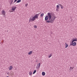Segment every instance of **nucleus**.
<instances>
[{"mask_svg": "<svg viewBox=\"0 0 77 77\" xmlns=\"http://www.w3.org/2000/svg\"><path fill=\"white\" fill-rule=\"evenodd\" d=\"M56 18V16L55 15L52 16L51 13H48V16H46L45 18V20L46 21V23H53L55 19Z\"/></svg>", "mask_w": 77, "mask_h": 77, "instance_id": "1", "label": "nucleus"}, {"mask_svg": "<svg viewBox=\"0 0 77 77\" xmlns=\"http://www.w3.org/2000/svg\"><path fill=\"white\" fill-rule=\"evenodd\" d=\"M39 14H36L34 16H31L29 20V22H30V21H34L35 20H36V19H38V17H39Z\"/></svg>", "mask_w": 77, "mask_h": 77, "instance_id": "2", "label": "nucleus"}, {"mask_svg": "<svg viewBox=\"0 0 77 77\" xmlns=\"http://www.w3.org/2000/svg\"><path fill=\"white\" fill-rule=\"evenodd\" d=\"M17 9V7L13 6L11 7V10L13 11H14Z\"/></svg>", "mask_w": 77, "mask_h": 77, "instance_id": "3", "label": "nucleus"}, {"mask_svg": "<svg viewBox=\"0 0 77 77\" xmlns=\"http://www.w3.org/2000/svg\"><path fill=\"white\" fill-rule=\"evenodd\" d=\"M2 14L3 15H4L5 17V15H6V12L4 10H2L1 12Z\"/></svg>", "mask_w": 77, "mask_h": 77, "instance_id": "4", "label": "nucleus"}, {"mask_svg": "<svg viewBox=\"0 0 77 77\" xmlns=\"http://www.w3.org/2000/svg\"><path fill=\"white\" fill-rule=\"evenodd\" d=\"M17 0H14V3H15V2H17L16 3H20V2H21V0H18L17 1Z\"/></svg>", "mask_w": 77, "mask_h": 77, "instance_id": "5", "label": "nucleus"}, {"mask_svg": "<svg viewBox=\"0 0 77 77\" xmlns=\"http://www.w3.org/2000/svg\"><path fill=\"white\" fill-rule=\"evenodd\" d=\"M40 65H41L40 63H38L36 67V68H37V69H38V68H40V66H41Z\"/></svg>", "mask_w": 77, "mask_h": 77, "instance_id": "6", "label": "nucleus"}, {"mask_svg": "<svg viewBox=\"0 0 77 77\" xmlns=\"http://www.w3.org/2000/svg\"><path fill=\"white\" fill-rule=\"evenodd\" d=\"M75 41H77V38H74L72 42V43H73L74 42H75Z\"/></svg>", "mask_w": 77, "mask_h": 77, "instance_id": "7", "label": "nucleus"}, {"mask_svg": "<svg viewBox=\"0 0 77 77\" xmlns=\"http://www.w3.org/2000/svg\"><path fill=\"white\" fill-rule=\"evenodd\" d=\"M72 44H71L70 45H72V46H75V45H76V44H77L76 43V42H73V43H72Z\"/></svg>", "mask_w": 77, "mask_h": 77, "instance_id": "8", "label": "nucleus"}, {"mask_svg": "<svg viewBox=\"0 0 77 77\" xmlns=\"http://www.w3.org/2000/svg\"><path fill=\"white\" fill-rule=\"evenodd\" d=\"M56 7L57 8L56 9V11H58V10L59 9V8H60V7L59 6V5H57Z\"/></svg>", "mask_w": 77, "mask_h": 77, "instance_id": "9", "label": "nucleus"}, {"mask_svg": "<svg viewBox=\"0 0 77 77\" xmlns=\"http://www.w3.org/2000/svg\"><path fill=\"white\" fill-rule=\"evenodd\" d=\"M12 68H13V67H12V66H11L8 68V69L10 70H12Z\"/></svg>", "mask_w": 77, "mask_h": 77, "instance_id": "10", "label": "nucleus"}, {"mask_svg": "<svg viewBox=\"0 0 77 77\" xmlns=\"http://www.w3.org/2000/svg\"><path fill=\"white\" fill-rule=\"evenodd\" d=\"M32 73L33 72H32L30 71L29 72V75L30 76H32Z\"/></svg>", "mask_w": 77, "mask_h": 77, "instance_id": "11", "label": "nucleus"}, {"mask_svg": "<svg viewBox=\"0 0 77 77\" xmlns=\"http://www.w3.org/2000/svg\"><path fill=\"white\" fill-rule=\"evenodd\" d=\"M32 53H33V52L32 51H30L28 53V55H31V54H32Z\"/></svg>", "mask_w": 77, "mask_h": 77, "instance_id": "12", "label": "nucleus"}, {"mask_svg": "<svg viewBox=\"0 0 77 77\" xmlns=\"http://www.w3.org/2000/svg\"><path fill=\"white\" fill-rule=\"evenodd\" d=\"M13 0H11V1H10V5H12V3H13Z\"/></svg>", "mask_w": 77, "mask_h": 77, "instance_id": "13", "label": "nucleus"}, {"mask_svg": "<svg viewBox=\"0 0 77 77\" xmlns=\"http://www.w3.org/2000/svg\"><path fill=\"white\" fill-rule=\"evenodd\" d=\"M59 5H60V6L61 9H63V5H62L60 4H59Z\"/></svg>", "mask_w": 77, "mask_h": 77, "instance_id": "14", "label": "nucleus"}, {"mask_svg": "<svg viewBox=\"0 0 77 77\" xmlns=\"http://www.w3.org/2000/svg\"><path fill=\"white\" fill-rule=\"evenodd\" d=\"M65 44V48H67V47H68V45L66 43Z\"/></svg>", "mask_w": 77, "mask_h": 77, "instance_id": "15", "label": "nucleus"}, {"mask_svg": "<svg viewBox=\"0 0 77 77\" xmlns=\"http://www.w3.org/2000/svg\"><path fill=\"white\" fill-rule=\"evenodd\" d=\"M42 75L43 76H44L45 75V73L44 72H43L42 73Z\"/></svg>", "mask_w": 77, "mask_h": 77, "instance_id": "16", "label": "nucleus"}, {"mask_svg": "<svg viewBox=\"0 0 77 77\" xmlns=\"http://www.w3.org/2000/svg\"><path fill=\"white\" fill-rule=\"evenodd\" d=\"M44 13H42L41 15H40V17H43L44 16Z\"/></svg>", "mask_w": 77, "mask_h": 77, "instance_id": "17", "label": "nucleus"}, {"mask_svg": "<svg viewBox=\"0 0 77 77\" xmlns=\"http://www.w3.org/2000/svg\"><path fill=\"white\" fill-rule=\"evenodd\" d=\"M36 70H34V71L33 74H35V73H36Z\"/></svg>", "mask_w": 77, "mask_h": 77, "instance_id": "18", "label": "nucleus"}, {"mask_svg": "<svg viewBox=\"0 0 77 77\" xmlns=\"http://www.w3.org/2000/svg\"><path fill=\"white\" fill-rule=\"evenodd\" d=\"M33 27H34V28H35V29H36V28H37V26L36 25H34L33 26Z\"/></svg>", "mask_w": 77, "mask_h": 77, "instance_id": "19", "label": "nucleus"}, {"mask_svg": "<svg viewBox=\"0 0 77 77\" xmlns=\"http://www.w3.org/2000/svg\"><path fill=\"white\" fill-rule=\"evenodd\" d=\"M51 54H50V55L49 56H48V57L49 58H50V57H51Z\"/></svg>", "mask_w": 77, "mask_h": 77, "instance_id": "20", "label": "nucleus"}, {"mask_svg": "<svg viewBox=\"0 0 77 77\" xmlns=\"http://www.w3.org/2000/svg\"><path fill=\"white\" fill-rule=\"evenodd\" d=\"M10 12H13V11L12 10H10Z\"/></svg>", "mask_w": 77, "mask_h": 77, "instance_id": "21", "label": "nucleus"}, {"mask_svg": "<svg viewBox=\"0 0 77 77\" xmlns=\"http://www.w3.org/2000/svg\"><path fill=\"white\" fill-rule=\"evenodd\" d=\"M70 68H71V69H73V68H74V67H70Z\"/></svg>", "mask_w": 77, "mask_h": 77, "instance_id": "22", "label": "nucleus"}, {"mask_svg": "<svg viewBox=\"0 0 77 77\" xmlns=\"http://www.w3.org/2000/svg\"><path fill=\"white\" fill-rule=\"evenodd\" d=\"M9 72L7 73V74L9 75Z\"/></svg>", "mask_w": 77, "mask_h": 77, "instance_id": "23", "label": "nucleus"}, {"mask_svg": "<svg viewBox=\"0 0 77 77\" xmlns=\"http://www.w3.org/2000/svg\"><path fill=\"white\" fill-rule=\"evenodd\" d=\"M6 77H9L8 76H7Z\"/></svg>", "mask_w": 77, "mask_h": 77, "instance_id": "24", "label": "nucleus"}]
</instances>
